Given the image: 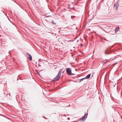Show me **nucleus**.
Wrapping results in <instances>:
<instances>
[{
	"mask_svg": "<svg viewBox=\"0 0 122 122\" xmlns=\"http://www.w3.org/2000/svg\"><path fill=\"white\" fill-rule=\"evenodd\" d=\"M62 71H63V73L64 71L63 70V69H62L58 73L57 76L53 80L54 81H56L59 80L61 76V74Z\"/></svg>",
	"mask_w": 122,
	"mask_h": 122,
	"instance_id": "f257e3e1",
	"label": "nucleus"
},
{
	"mask_svg": "<svg viewBox=\"0 0 122 122\" xmlns=\"http://www.w3.org/2000/svg\"><path fill=\"white\" fill-rule=\"evenodd\" d=\"M87 113H86V114H85L83 117L80 118L79 120L80 121H84L85 120L86 118V117L87 116Z\"/></svg>",
	"mask_w": 122,
	"mask_h": 122,
	"instance_id": "f03ea898",
	"label": "nucleus"
},
{
	"mask_svg": "<svg viewBox=\"0 0 122 122\" xmlns=\"http://www.w3.org/2000/svg\"><path fill=\"white\" fill-rule=\"evenodd\" d=\"M66 71L67 74L70 75L71 74V69L69 68H68L66 69Z\"/></svg>",
	"mask_w": 122,
	"mask_h": 122,
	"instance_id": "7ed1b4c3",
	"label": "nucleus"
},
{
	"mask_svg": "<svg viewBox=\"0 0 122 122\" xmlns=\"http://www.w3.org/2000/svg\"><path fill=\"white\" fill-rule=\"evenodd\" d=\"M27 57L29 59V60L31 61L32 59V57L31 55L29 53H27L26 54Z\"/></svg>",
	"mask_w": 122,
	"mask_h": 122,
	"instance_id": "20e7f679",
	"label": "nucleus"
},
{
	"mask_svg": "<svg viewBox=\"0 0 122 122\" xmlns=\"http://www.w3.org/2000/svg\"><path fill=\"white\" fill-rule=\"evenodd\" d=\"M119 7V4L118 3H116L114 6V8L116 10H117Z\"/></svg>",
	"mask_w": 122,
	"mask_h": 122,
	"instance_id": "39448f33",
	"label": "nucleus"
},
{
	"mask_svg": "<svg viewBox=\"0 0 122 122\" xmlns=\"http://www.w3.org/2000/svg\"><path fill=\"white\" fill-rule=\"evenodd\" d=\"M90 75L91 74H88L85 78L86 79L89 78L90 76Z\"/></svg>",
	"mask_w": 122,
	"mask_h": 122,
	"instance_id": "423d86ee",
	"label": "nucleus"
},
{
	"mask_svg": "<svg viewBox=\"0 0 122 122\" xmlns=\"http://www.w3.org/2000/svg\"><path fill=\"white\" fill-rule=\"evenodd\" d=\"M119 29V27H117L116 28V29H115V32H116L118 31Z\"/></svg>",
	"mask_w": 122,
	"mask_h": 122,
	"instance_id": "0eeeda50",
	"label": "nucleus"
},
{
	"mask_svg": "<svg viewBox=\"0 0 122 122\" xmlns=\"http://www.w3.org/2000/svg\"><path fill=\"white\" fill-rule=\"evenodd\" d=\"M105 53L106 54H109V52L108 51V52L107 50L105 51Z\"/></svg>",
	"mask_w": 122,
	"mask_h": 122,
	"instance_id": "6e6552de",
	"label": "nucleus"
},
{
	"mask_svg": "<svg viewBox=\"0 0 122 122\" xmlns=\"http://www.w3.org/2000/svg\"><path fill=\"white\" fill-rule=\"evenodd\" d=\"M85 79V78H83L81 79L80 80V82H81V81H82L83 80H84Z\"/></svg>",
	"mask_w": 122,
	"mask_h": 122,
	"instance_id": "1a4fd4ad",
	"label": "nucleus"
},
{
	"mask_svg": "<svg viewBox=\"0 0 122 122\" xmlns=\"http://www.w3.org/2000/svg\"><path fill=\"white\" fill-rule=\"evenodd\" d=\"M51 23L52 24H56L54 22V21L53 20H52V21Z\"/></svg>",
	"mask_w": 122,
	"mask_h": 122,
	"instance_id": "9d476101",
	"label": "nucleus"
},
{
	"mask_svg": "<svg viewBox=\"0 0 122 122\" xmlns=\"http://www.w3.org/2000/svg\"><path fill=\"white\" fill-rule=\"evenodd\" d=\"M75 17V16H71V19H72L73 18H74V17Z\"/></svg>",
	"mask_w": 122,
	"mask_h": 122,
	"instance_id": "9b49d317",
	"label": "nucleus"
}]
</instances>
